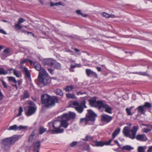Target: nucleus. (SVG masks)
Instances as JSON below:
<instances>
[{
    "instance_id": "nucleus-54",
    "label": "nucleus",
    "mask_w": 152,
    "mask_h": 152,
    "mask_svg": "<svg viewBox=\"0 0 152 152\" xmlns=\"http://www.w3.org/2000/svg\"><path fill=\"white\" fill-rule=\"evenodd\" d=\"M152 151V146L149 147L147 152H151Z\"/></svg>"
},
{
    "instance_id": "nucleus-36",
    "label": "nucleus",
    "mask_w": 152,
    "mask_h": 152,
    "mask_svg": "<svg viewBox=\"0 0 152 152\" xmlns=\"http://www.w3.org/2000/svg\"><path fill=\"white\" fill-rule=\"evenodd\" d=\"M46 129L42 127H40L39 129V133L42 134L46 131Z\"/></svg>"
},
{
    "instance_id": "nucleus-46",
    "label": "nucleus",
    "mask_w": 152,
    "mask_h": 152,
    "mask_svg": "<svg viewBox=\"0 0 152 152\" xmlns=\"http://www.w3.org/2000/svg\"><path fill=\"white\" fill-rule=\"evenodd\" d=\"M84 149L88 152H89L90 151L89 146L88 145H86L84 147Z\"/></svg>"
},
{
    "instance_id": "nucleus-40",
    "label": "nucleus",
    "mask_w": 152,
    "mask_h": 152,
    "mask_svg": "<svg viewBox=\"0 0 152 152\" xmlns=\"http://www.w3.org/2000/svg\"><path fill=\"white\" fill-rule=\"evenodd\" d=\"M132 108V107H131L129 108H126V110L128 115H132L131 111V110Z\"/></svg>"
},
{
    "instance_id": "nucleus-37",
    "label": "nucleus",
    "mask_w": 152,
    "mask_h": 152,
    "mask_svg": "<svg viewBox=\"0 0 152 152\" xmlns=\"http://www.w3.org/2000/svg\"><path fill=\"white\" fill-rule=\"evenodd\" d=\"M8 73V72L4 68H0V75H6Z\"/></svg>"
},
{
    "instance_id": "nucleus-57",
    "label": "nucleus",
    "mask_w": 152,
    "mask_h": 152,
    "mask_svg": "<svg viewBox=\"0 0 152 152\" xmlns=\"http://www.w3.org/2000/svg\"><path fill=\"white\" fill-rule=\"evenodd\" d=\"M55 6H58L62 5V3L61 2H59L58 3H55Z\"/></svg>"
},
{
    "instance_id": "nucleus-23",
    "label": "nucleus",
    "mask_w": 152,
    "mask_h": 152,
    "mask_svg": "<svg viewBox=\"0 0 152 152\" xmlns=\"http://www.w3.org/2000/svg\"><path fill=\"white\" fill-rule=\"evenodd\" d=\"M23 71L25 73V76L26 77L30 78V74L27 68L25 67L23 69Z\"/></svg>"
},
{
    "instance_id": "nucleus-10",
    "label": "nucleus",
    "mask_w": 152,
    "mask_h": 152,
    "mask_svg": "<svg viewBox=\"0 0 152 152\" xmlns=\"http://www.w3.org/2000/svg\"><path fill=\"white\" fill-rule=\"evenodd\" d=\"M27 109L25 112L26 115L27 116H29L35 113L36 110V106H29L27 107Z\"/></svg>"
},
{
    "instance_id": "nucleus-30",
    "label": "nucleus",
    "mask_w": 152,
    "mask_h": 152,
    "mask_svg": "<svg viewBox=\"0 0 152 152\" xmlns=\"http://www.w3.org/2000/svg\"><path fill=\"white\" fill-rule=\"evenodd\" d=\"M35 134V133L34 132V131H33L32 133H31V135L30 136L29 139L28 141L29 142H31L34 139V136Z\"/></svg>"
},
{
    "instance_id": "nucleus-31",
    "label": "nucleus",
    "mask_w": 152,
    "mask_h": 152,
    "mask_svg": "<svg viewBox=\"0 0 152 152\" xmlns=\"http://www.w3.org/2000/svg\"><path fill=\"white\" fill-rule=\"evenodd\" d=\"M7 78H8V80L9 81L12 82L14 83H16L17 82V81L15 80V78L13 77H8Z\"/></svg>"
},
{
    "instance_id": "nucleus-63",
    "label": "nucleus",
    "mask_w": 152,
    "mask_h": 152,
    "mask_svg": "<svg viewBox=\"0 0 152 152\" xmlns=\"http://www.w3.org/2000/svg\"><path fill=\"white\" fill-rule=\"evenodd\" d=\"M48 126L50 127V126H53V123H52L51 122H50L48 123Z\"/></svg>"
},
{
    "instance_id": "nucleus-7",
    "label": "nucleus",
    "mask_w": 152,
    "mask_h": 152,
    "mask_svg": "<svg viewBox=\"0 0 152 152\" xmlns=\"http://www.w3.org/2000/svg\"><path fill=\"white\" fill-rule=\"evenodd\" d=\"M152 107L151 104L148 102H146L144 105L138 107L137 109L138 112L142 114H144L147 109H150Z\"/></svg>"
},
{
    "instance_id": "nucleus-1",
    "label": "nucleus",
    "mask_w": 152,
    "mask_h": 152,
    "mask_svg": "<svg viewBox=\"0 0 152 152\" xmlns=\"http://www.w3.org/2000/svg\"><path fill=\"white\" fill-rule=\"evenodd\" d=\"M41 101L43 104L47 107H51L54 106L56 103L58 102L57 97L51 96L47 94H43L41 97Z\"/></svg>"
},
{
    "instance_id": "nucleus-22",
    "label": "nucleus",
    "mask_w": 152,
    "mask_h": 152,
    "mask_svg": "<svg viewBox=\"0 0 152 152\" xmlns=\"http://www.w3.org/2000/svg\"><path fill=\"white\" fill-rule=\"evenodd\" d=\"M88 121L89 120L86 117L85 118H82L80 119V123L84 126H85L88 124Z\"/></svg>"
},
{
    "instance_id": "nucleus-2",
    "label": "nucleus",
    "mask_w": 152,
    "mask_h": 152,
    "mask_svg": "<svg viewBox=\"0 0 152 152\" xmlns=\"http://www.w3.org/2000/svg\"><path fill=\"white\" fill-rule=\"evenodd\" d=\"M128 126H125L123 130L124 135L133 140L135 138L137 132L139 129L138 125L134 126L132 129H129Z\"/></svg>"
},
{
    "instance_id": "nucleus-51",
    "label": "nucleus",
    "mask_w": 152,
    "mask_h": 152,
    "mask_svg": "<svg viewBox=\"0 0 152 152\" xmlns=\"http://www.w3.org/2000/svg\"><path fill=\"white\" fill-rule=\"evenodd\" d=\"M0 33L4 34H7L6 32L3 29H0Z\"/></svg>"
},
{
    "instance_id": "nucleus-52",
    "label": "nucleus",
    "mask_w": 152,
    "mask_h": 152,
    "mask_svg": "<svg viewBox=\"0 0 152 152\" xmlns=\"http://www.w3.org/2000/svg\"><path fill=\"white\" fill-rule=\"evenodd\" d=\"M4 52L6 53H8L10 52V49L9 48H7L4 50Z\"/></svg>"
},
{
    "instance_id": "nucleus-42",
    "label": "nucleus",
    "mask_w": 152,
    "mask_h": 152,
    "mask_svg": "<svg viewBox=\"0 0 152 152\" xmlns=\"http://www.w3.org/2000/svg\"><path fill=\"white\" fill-rule=\"evenodd\" d=\"M93 137L89 135L86 136L85 139H83L84 141H88L92 140Z\"/></svg>"
},
{
    "instance_id": "nucleus-16",
    "label": "nucleus",
    "mask_w": 152,
    "mask_h": 152,
    "mask_svg": "<svg viewBox=\"0 0 152 152\" xmlns=\"http://www.w3.org/2000/svg\"><path fill=\"white\" fill-rule=\"evenodd\" d=\"M55 60L52 59H46L43 60V62L45 64L49 66H52L54 65Z\"/></svg>"
},
{
    "instance_id": "nucleus-4",
    "label": "nucleus",
    "mask_w": 152,
    "mask_h": 152,
    "mask_svg": "<svg viewBox=\"0 0 152 152\" xmlns=\"http://www.w3.org/2000/svg\"><path fill=\"white\" fill-rule=\"evenodd\" d=\"M19 139V136L14 135L12 137L5 139L2 141L5 150L9 149L12 145L13 144Z\"/></svg>"
},
{
    "instance_id": "nucleus-48",
    "label": "nucleus",
    "mask_w": 152,
    "mask_h": 152,
    "mask_svg": "<svg viewBox=\"0 0 152 152\" xmlns=\"http://www.w3.org/2000/svg\"><path fill=\"white\" fill-rule=\"evenodd\" d=\"M28 103L30 105V106H36L35 105V104L33 102H31V101H28Z\"/></svg>"
},
{
    "instance_id": "nucleus-38",
    "label": "nucleus",
    "mask_w": 152,
    "mask_h": 152,
    "mask_svg": "<svg viewBox=\"0 0 152 152\" xmlns=\"http://www.w3.org/2000/svg\"><path fill=\"white\" fill-rule=\"evenodd\" d=\"M28 128L26 126H18V130H24Z\"/></svg>"
},
{
    "instance_id": "nucleus-56",
    "label": "nucleus",
    "mask_w": 152,
    "mask_h": 152,
    "mask_svg": "<svg viewBox=\"0 0 152 152\" xmlns=\"http://www.w3.org/2000/svg\"><path fill=\"white\" fill-rule=\"evenodd\" d=\"M48 71L50 73V74H53V70L50 69H48Z\"/></svg>"
},
{
    "instance_id": "nucleus-26",
    "label": "nucleus",
    "mask_w": 152,
    "mask_h": 152,
    "mask_svg": "<svg viewBox=\"0 0 152 152\" xmlns=\"http://www.w3.org/2000/svg\"><path fill=\"white\" fill-rule=\"evenodd\" d=\"M121 149L123 150H125L127 151H131L133 149V148L131 146L128 145H126V146L123 147Z\"/></svg>"
},
{
    "instance_id": "nucleus-45",
    "label": "nucleus",
    "mask_w": 152,
    "mask_h": 152,
    "mask_svg": "<svg viewBox=\"0 0 152 152\" xmlns=\"http://www.w3.org/2000/svg\"><path fill=\"white\" fill-rule=\"evenodd\" d=\"M77 142L75 141L69 144V145L70 147H74L77 144Z\"/></svg>"
},
{
    "instance_id": "nucleus-15",
    "label": "nucleus",
    "mask_w": 152,
    "mask_h": 152,
    "mask_svg": "<svg viewBox=\"0 0 152 152\" xmlns=\"http://www.w3.org/2000/svg\"><path fill=\"white\" fill-rule=\"evenodd\" d=\"M8 71H12L14 75L18 78H20L21 77L22 74L20 70H18L16 69H8Z\"/></svg>"
},
{
    "instance_id": "nucleus-12",
    "label": "nucleus",
    "mask_w": 152,
    "mask_h": 152,
    "mask_svg": "<svg viewBox=\"0 0 152 152\" xmlns=\"http://www.w3.org/2000/svg\"><path fill=\"white\" fill-rule=\"evenodd\" d=\"M102 101H96V98L94 99H91L89 101L90 105L92 107H98L99 109L101 105Z\"/></svg>"
},
{
    "instance_id": "nucleus-33",
    "label": "nucleus",
    "mask_w": 152,
    "mask_h": 152,
    "mask_svg": "<svg viewBox=\"0 0 152 152\" xmlns=\"http://www.w3.org/2000/svg\"><path fill=\"white\" fill-rule=\"evenodd\" d=\"M77 14L78 15H80L83 17H86L87 15L86 14H83L81 12V11L80 10H77L76 11Z\"/></svg>"
},
{
    "instance_id": "nucleus-20",
    "label": "nucleus",
    "mask_w": 152,
    "mask_h": 152,
    "mask_svg": "<svg viewBox=\"0 0 152 152\" xmlns=\"http://www.w3.org/2000/svg\"><path fill=\"white\" fill-rule=\"evenodd\" d=\"M64 115L66 117V118L68 117L69 118V120L70 118L73 119L74 118L76 115V113L74 112H69V114L66 113L64 114Z\"/></svg>"
},
{
    "instance_id": "nucleus-35",
    "label": "nucleus",
    "mask_w": 152,
    "mask_h": 152,
    "mask_svg": "<svg viewBox=\"0 0 152 152\" xmlns=\"http://www.w3.org/2000/svg\"><path fill=\"white\" fill-rule=\"evenodd\" d=\"M73 88V87L72 86H66L64 88V89L66 91L69 92L72 91V90Z\"/></svg>"
},
{
    "instance_id": "nucleus-25",
    "label": "nucleus",
    "mask_w": 152,
    "mask_h": 152,
    "mask_svg": "<svg viewBox=\"0 0 152 152\" xmlns=\"http://www.w3.org/2000/svg\"><path fill=\"white\" fill-rule=\"evenodd\" d=\"M101 15L103 17H105L106 18H114L115 16L113 15H110L109 14L105 12H103L102 13Z\"/></svg>"
},
{
    "instance_id": "nucleus-32",
    "label": "nucleus",
    "mask_w": 152,
    "mask_h": 152,
    "mask_svg": "<svg viewBox=\"0 0 152 152\" xmlns=\"http://www.w3.org/2000/svg\"><path fill=\"white\" fill-rule=\"evenodd\" d=\"M18 129V126L16 125H14L12 126H10L8 129V130H14L15 131L18 130L17 129Z\"/></svg>"
},
{
    "instance_id": "nucleus-14",
    "label": "nucleus",
    "mask_w": 152,
    "mask_h": 152,
    "mask_svg": "<svg viewBox=\"0 0 152 152\" xmlns=\"http://www.w3.org/2000/svg\"><path fill=\"white\" fill-rule=\"evenodd\" d=\"M86 74L88 77H93L96 78L97 77V75L96 73L91 70L90 69H86Z\"/></svg>"
},
{
    "instance_id": "nucleus-61",
    "label": "nucleus",
    "mask_w": 152,
    "mask_h": 152,
    "mask_svg": "<svg viewBox=\"0 0 152 152\" xmlns=\"http://www.w3.org/2000/svg\"><path fill=\"white\" fill-rule=\"evenodd\" d=\"M55 3H54L53 2H51L50 3V5L51 7H53L55 6Z\"/></svg>"
},
{
    "instance_id": "nucleus-28",
    "label": "nucleus",
    "mask_w": 152,
    "mask_h": 152,
    "mask_svg": "<svg viewBox=\"0 0 152 152\" xmlns=\"http://www.w3.org/2000/svg\"><path fill=\"white\" fill-rule=\"evenodd\" d=\"M53 66L54 68L58 69H60L61 68V66L60 64L55 61V62H54Z\"/></svg>"
},
{
    "instance_id": "nucleus-53",
    "label": "nucleus",
    "mask_w": 152,
    "mask_h": 152,
    "mask_svg": "<svg viewBox=\"0 0 152 152\" xmlns=\"http://www.w3.org/2000/svg\"><path fill=\"white\" fill-rule=\"evenodd\" d=\"M96 141H95L91 143V145L94 146H96Z\"/></svg>"
},
{
    "instance_id": "nucleus-9",
    "label": "nucleus",
    "mask_w": 152,
    "mask_h": 152,
    "mask_svg": "<svg viewBox=\"0 0 152 152\" xmlns=\"http://www.w3.org/2000/svg\"><path fill=\"white\" fill-rule=\"evenodd\" d=\"M88 114H86V117L89 121H95V118L96 117V115L91 110H88Z\"/></svg>"
},
{
    "instance_id": "nucleus-44",
    "label": "nucleus",
    "mask_w": 152,
    "mask_h": 152,
    "mask_svg": "<svg viewBox=\"0 0 152 152\" xmlns=\"http://www.w3.org/2000/svg\"><path fill=\"white\" fill-rule=\"evenodd\" d=\"M23 111V109L22 107H19V109L18 113L17 115V116L18 117L21 115L22 114V113Z\"/></svg>"
},
{
    "instance_id": "nucleus-24",
    "label": "nucleus",
    "mask_w": 152,
    "mask_h": 152,
    "mask_svg": "<svg viewBox=\"0 0 152 152\" xmlns=\"http://www.w3.org/2000/svg\"><path fill=\"white\" fill-rule=\"evenodd\" d=\"M120 131L121 129L118 128L114 131L112 134V137L113 139H114L119 134Z\"/></svg>"
},
{
    "instance_id": "nucleus-49",
    "label": "nucleus",
    "mask_w": 152,
    "mask_h": 152,
    "mask_svg": "<svg viewBox=\"0 0 152 152\" xmlns=\"http://www.w3.org/2000/svg\"><path fill=\"white\" fill-rule=\"evenodd\" d=\"M28 61V60H27V59H24V60L21 59L20 60V64H23L25 63L27 61Z\"/></svg>"
},
{
    "instance_id": "nucleus-64",
    "label": "nucleus",
    "mask_w": 152,
    "mask_h": 152,
    "mask_svg": "<svg viewBox=\"0 0 152 152\" xmlns=\"http://www.w3.org/2000/svg\"><path fill=\"white\" fill-rule=\"evenodd\" d=\"M74 50L75 52H78L79 51V50L78 49L76 48L74 49Z\"/></svg>"
},
{
    "instance_id": "nucleus-17",
    "label": "nucleus",
    "mask_w": 152,
    "mask_h": 152,
    "mask_svg": "<svg viewBox=\"0 0 152 152\" xmlns=\"http://www.w3.org/2000/svg\"><path fill=\"white\" fill-rule=\"evenodd\" d=\"M40 142L37 140L33 144L34 147V152H39V150L40 146Z\"/></svg>"
},
{
    "instance_id": "nucleus-11",
    "label": "nucleus",
    "mask_w": 152,
    "mask_h": 152,
    "mask_svg": "<svg viewBox=\"0 0 152 152\" xmlns=\"http://www.w3.org/2000/svg\"><path fill=\"white\" fill-rule=\"evenodd\" d=\"M61 118L62 120L61 121V126H62L66 128L68 125V124L67 123V121L69 120V118L68 117L66 118L65 116L63 115L61 116Z\"/></svg>"
},
{
    "instance_id": "nucleus-34",
    "label": "nucleus",
    "mask_w": 152,
    "mask_h": 152,
    "mask_svg": "<svg viewBox=\"0 0 152 152\" xmlns=\"http://www.w3.org/2000/svg\"><path fill=\"white\" fill-rule=\"evenodd\" d=\"M66 96L67 98L69 99H74L76 98L73 94L67 93L66 94Z\"/></svg>"
},
{
    "instance_id": "nucleus-60",
    "label": "nucleus",
    "mask_w": 152,
    "mask_h": 152,
    "mask_svg": "<svg viewBox=\"0 0 152 152\" xmlns=\"http://www.w3.org/2000/svg\"><path fill=\"white\" fill-rule=\"evenodd\" d=\"M18 82L19 86H20L21 84L22 81L20 80H18Z\"/></svg>"
},
{
    "instance_id": "nucleus-58",
    "label": "nucleus",
    "mask_w": 152,
    "mask_h": 152,
    "mask_svg": "<svg viewBox=\"0 0 152 152\" xmlns=\"http://www.w3.org/2000/svg\"><path fill=\"white\" fill-rule=\"evenodd\" d=\"M76 66H78L77 65H72L70 67L72 68H75Z\"/></svg>"
},
{
    "instance_id": "nucleus-55",
    "label": "nucleus",
    "mask_w": 152,
    "mask_h": 152,
    "mask_svg": "<svg viewBox=\"0 0 152 152\" xmlns=\"http://www.w3.org/2000/svg\"><path fill=\"white\" fill-rule=\"evenodd\" d=\"M3 98V95L2 93L0 91V101L2 100Z\"/></svg>"
},
{
    "instance_id": "nucleus-29",
    "label": "nucleus",
    "mask_w": 152,
    "mask_h": 152,
    "mask_svg": "<svg viewBox=\"0 0 152 152\" xmlns=\"http://www.w3.org/2000/svg\"><path fill=\"white\" fill-rule=\"evenodd\" d=\"M55 93L56 94L60 96H63V93L62 91L60 89H57L55 91Z\"/></svg>"
},
{
    "instance_id": "nucleus-27",
    "label": "nucleus",
    "mask_w": 152,
    "mask_h": 152,
    "mask_svg": "<svg viewBox=\"0 0 152 152\" xmlns=\"http://www.w3.org/2000/svg\"><path fill=\"white\" fill-rule=\"evenodd\" d=\"M145 146H139L137 148V152H145Z\"/></svg>"
},
{
    "instance_id": "nucleus-6",
    "label": "nucleus",
    "mask_w": 152,
    "mask_h": 152,
    "mask_svg": "<svg viewBox=\"0 0 152 152\" xmlns=\"http://www.w3.org/2000/svg\"><path fill=\"white\" fill-rule=\"evenodd\" d=\"M61 127L60 121L58 120L55 121L53 123V127L54 129L51 130V131L55 132L57 133H62L64 131V130L60 128Z\"/></svg>"
},
{
    "instance_id": "nucleus-19",
    "label": "nucleus",
    "mask_w": 152,
    "mask_h": 152,
    "mask_svg": "<svg viewBox=\"0 0 152 152\" xmlns=\"http://www.w3.org/2000/svg\"><path fill=\"white\" fill-rule=\"evenodd\" d=\"M26 21V20L22 18H20L18 19V23L15 25V28H22V27L21 26V23L24 22Z\"/></svg>"
},
{
    "instance_id": "nucleus-62",
    "label": "nucleus",
    "mask_w": 152,
    "mask_h": 152,
    "mask_svg": "<svg viewBox=\"0 0 152 152\" xmlns=\"http://www.w3.org/2000/svg\"><path fill=\"white\" fill-rule=\"evenodd\" d=\"M83 94V93H82V92L80 91L78 92L77 93V95H82Z\"/></svg>"
},
{
    "instance_id": "nucleus-47",
    "label": "nucleus",
    "mask_w": 152,
    "mask_h": 152,
    "mask_svg": "<svg viewBox=\"0 0 152 152\" xmlns=\"http://www.w3.org/2000/svg\"><path fill=\"white\" fill-rule=\"evenodd\" d=\"M1 81L2 83V84L3 86L5 88H7V85L6 83L3 80H1Z\"/></svg>"
},
{
    "instance_id": "nucleus-59",
    "label": "nucleus",
    "mask_w": 152,
    "mask_h": 152,
    "mask_svg": "<svg viewBox=\"0 0 152 152\" xmlns=\"http://www.w3.org/2000/svg\"><path fill=\"white\" fill-rule=\"evenodd\" d=\"M96 69L99 72H100L101 71V68L100 67H97L96 68Z\"/></svg>"
},
{
    "instance_id": "nucleus-39",
    "label": "nucleus",
    "mask_w": 152,
    "mask_h": 152,
    "mask_svg": "<svg viewBox=\"0 0 152 152\" xmlns=\"http://www.w3.org/2000/svg\"><path fill=\"white\" fill-rule=\"evenodd\" d=\"M96 146L102 147L105 144L102 141H96Z\"/></svg>"
},
{
    "instance_id": "nucleus-18",
    "label": "nucleus",
    "mask_w": 152,
    "mask_h": 152,
    "mask_svg": "<svg viewBox=\"0 0 152 152\" xmlns=\"http://www.w3.org/2000/svg\"><path fill=\"white\" fill-rule=\"evenodd\" d=\"M136 139L140 141H145L147 140V138L145 134H139L136 136Z\"/></svg>"
},
{
    "instance_id": "nucleus-21",
    "label": "nucleus",
    "mask_w": 152,
    "mask_h": 152,
    "mask_svg": "<svg viewBox=\"0 0 152 152\" xmlns=\"http://www.w3.org/2000/svg\"><path fill=\"white\" fill-rule=\"evenodd\" d=\"M34 67L35 69L37 71H39V74H40V72L42 71V69H45L41 67L40 64L37 63H35L34 64Z\"/></svg>"
},
{
    "instance_id": "nucleus-8",
    "label": "nucleus",
    "mask_w": 152,
    "mask_h": 152,
    "mask_svg": "<svg viewBox=\"0 0 152 152\" xmlns=\"http://www.w3.org/2000/svg\"><path fill=\"white\" fill-rule=\"evenodd\" d=\"M102 108H103L104 109V111L106 113L110 114L112 113V111L113 109L108 104L103 103L102 101V102L99 109H100Z\"/></svg>"
},
{
    "instance_id": "nucleus-41",
    "label": "nucleus",
    "mask_w": 152,
    "mask_h": 152,
    "mask_svg": "<svg viewBox=\"0 0 152 152\" xmlns=\"http://www.w3.org/2000/svg\"><path fill=\"white\" fill-rule=\"evenodd\" d=\"M29 97V94L28 92L27 91H25L24 93L23 98H28Z\"/></svg>"
},
{
    "instance_id": "nucleus-50",
    "label": "nucleus",
    "mask_w": 152,
    "mask_h": 152,
    "mask_svg": "<svg viewBox=\"0 0 152 152\" xmlns=\"http://www.w3.org/2000/svg\"><path fill=\"white\" fill-rule=\"evenodd\" d=\"M142 125L143 126H146L148 128H151V129H152V126L151 125L149 124H143Z\"/></svg>"
},
{
    "instance_id": "nucleus-43",
    "label": "nucleus",
    "mask_w": 152,
    "mask_h": 152,
    "mask_svg": "<svg viewBox=\"0 0 152 152\" xmlns=\"http://www.w3.org/2000/svg\"><path fill=\"white\" fill-rule=\"evenodd\" d=\"M151 128H149L147 129L146 128H144L142 129V131L143 132L145 133H148L150 132L151 130Z\"/></svg>"
},
{
    "instance_id": "nucleus-5",
    "label": "nucleus",
    "mask_w": 152,
    "mask_h": 152,
    "mask_svg": "<svg viewBox=\"0 0 152 152\" xmlns=\"http://www.w3.org/2000/svg\"><path fill=\"white\" fill-rule=\"evenodd\" d=\"M86 101L83 100L80 104L77 101L72 102L71 104L75 106V108L79 113H82L83 110V108H86Z\"/></svg>"
},
{
    "instance_id": "nucleus-3",
    "label": "nucleus",
    "mask_w": 152,
    "mask_h": 152,
    "mask_svg": "<svg viewBox=\"0 0 152 152\" xmlns=\"http://www.w3.org/2000/svg\"><path fill=\"white\" fill-rule=\"evenodd\" d=\"M38 80L39 83H42L43 86L47 85L51 82L50 77L45 69H42L39 74Z\"/></svg>"
},
{
    "instance_id": "nucleus-13",
    "label": "nucleus",
    "mask_w": 152,
    "mask_h": 152,
    "mask_svg": "<svg viewBox=\"0 0 152 152\" xmlns=\"http://www.w3.org/2000/svg\"><path fill=\"white\" fill-rule=\"evenodd\" d=\"M101 121L102 122L107 123L110 122L112 119V117L106 114L101 115Z\"/></svg>"
}]
</instances>
